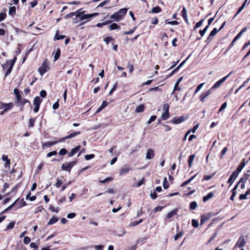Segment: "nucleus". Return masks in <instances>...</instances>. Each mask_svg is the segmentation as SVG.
Here are the masks:
<instances>
[{
  "label": "nucleus",
  "mask_w": 250,
  "mask_h": 250,
  "mask_svg": "<svg viewBox=\"0 0 250 250\" xmlns=\"http://www.w3.org/2000/svg\"><path fill=\"white\" fill-rule=\"evenodd\" d=\"M108 104V103L107 101H104L103 102L101 106L97 109L96 111V113H99L101 111L105 106H106Z\"/></svg>",
  "instance_id": "aec40b11"
},
{
  "label": "nucleus",
  "mask_w": 250,
  "mask_h": 250,
  "mask_svg": "<svg viewBox=\"0 0 250 250\" xmlns=\"http://www.w3.org/2000/svg\"><path fill=\"white\" fill-rule=\"evenodd\" d=\"M67 150L65 148H62L59 152V155H64L67 153Z\"/></svg>",
  "instance_id": "052dcab7"
},
{
  "label": "nucleus",
  "mask_w": 250,
  "mask_h": 250,
  "mask_svg": "<svg viewBox=\"0 0 250 250\" xmlns=\"http://www.w3.org/2000/svg\"><path fill=\"white\" fill-rule=\"evenodd\" d=\"M60 55H61V50L59 48L57 50V51L55 53V56H54V59L55 61H57L59 58Z\"/></svg>",
  "instance_id": "4c0bfd02"
},
{
  "label": "nucleus",
  "mask_w": 250,
  "mask_h": 250,
  "mask_svg": "<svg viewBox=\"0 0 250 250\" xmlns=\"http://www.w3.org/2000/svg\"><path fill=\"white\" fill-rule=\"evenodd\" d=\"M130 170H131V168L127 165H125L120 169V174L121 175L125 174L127 173Z\"/></svg>",
  "instance_id": "ddd939ff"
},
{
  "label": "nucleus",
  "mask_w": 250,
  "mask_h": 250,
  "mask_svg": "<svg viewBox=\"0 0 250 250\" xmlns=\"http://www.w3.org/2000/svg\"><path fill=\"white\" fill-rule=\"evenodd\" d=\"M15 224V222H10L7 226V229H10L14 228Z\"/></svg>",
  "instance_id": "8fccbe9b"
},
{
  "label": "nucleus",
  "mask_w": 250,
  "mask_h": 250,
  "mask_svg": "<svg viewBox=\"0 0 250 250\" xmlns=\"http://www.w3.org/2000/svg\"><path fill=\"white\" fill-rule=\"evenodd\" d=\"M30 241H31V239L28 236H25L24 237L23 243L25 244H26V245L28 244V243H30Z\"/></svg>",
  "instance_id": "0e129e2a"
},
{
  "label": "nucleus",
  "mask_w": 250,
  "mask_h": 250,
  "mask_svg": "<svg viewBox=\"0 0 250 250\" xmlns=\"http://www.w3.org/2000/svg\"><path fill=\"white\" fill-rule=\"evenodd\" d=\"M42 101V100L41 99V98L39 96H37L34 99V105L36 106H40Z\"/></svg>",
  "instance_id": "5701e85b"
},
{
  "label": "nucleus",
  "mask_w": 250,
  "mask_h": 250,
  "mask_svg": "<svg viewBox=\"0 0 250 250\" xmlns=\"http://www.w3.org/2000/svg\"><path fill=\"white\" fill-rule=\"evenodd\" d=\"M248 173H245L243 176L239 179V183H246L247 180L249 179L250 177V174L248 173L250 172V170H248L247 171Z\"/></svg>",
  "instance_id": "f8f14e48"
},
{
  "label": "nucleus",
  "mask_w": 250,
  "mask_h": 250,
  "mask_svg": "<svg viewBox=\"0 0 250 250\" xmlns=\"http://www.w3.org/2000/svg\"><path fill=\"white\" fill-rule=\"evenodd\" d=\"M185 121V118L183 116L174 117L170 122L174 124H179Z\"/></svg>",
  "instance_id": "0eeeda50"
},
{
  "label": "nucleus",
  "mask_w": 250,
  "mask_h": 250,
  "mask_svg": "<svg viewBox=\"0 0 250 250\" xmlns=\"http://www.w3.org/2000/svg\"><path fill=\"white\" fill-rule=\"evenodd\" d=\"M26 205V202L24 201L23 199H22L20 200L19 203V206L15 209L16 210L18 208H21Z\"/></svg>",
  "instance_id": "473e14b6"
},
{
  "label": "nucleus",
  "mask_w": 250,
  "mask_h": 250,
  "mask_svg": "<svg viewBox=\"0 0 250 250\" xmlns=\"http://www.w3.org/2000/svg\"><path fill=\"white\" fill-rule=\"evenodd\" d=\"M16 9L15 6L10 7L9 10V14L13 16L16 13Z\"/></svg>",
  "instance_id": "7c9ffc66"
},
{
  "label": "nucleus",
  "mask_w": 250,
  "mask_h": 250,
  "mask_svg": "<svg viewBox=\"0 0 250 250\" xmlns=\"http://www.w3.org/2000/svg\"><path fill=\"white\" fill-rule=\"evenodd\" d=\"M247 30V27H244L242 30L241 31L235 36L236 37V39H239L241 37V36L242 35V34L246 31V30Z\"/></svg>",
  "instance_id": "2f4dec72"
},
{
  "label": "nucleus",
  "mask_w": 250,
  "mask_h": 250,
  "mask_svg": "<svg viewBox=\"0 0 250 250\" xmlns=\"http://www.w3.org/2000/svg\"><path fill=\"white\" fill-rule=\"evenodd\" d=\"M192 225L194 228H197L199 226V223L198 221L195 219L192 220Z\"/></svg>",
  "instance_id": "603ef678"
},
{
  "label": "nucleus",
  "mask_w": 250,
  "mask_h": 250,
  "mask_svg": "<svg viewBox=\"0 0 250 250\" xmlns=\"http://www.w3.org/2000/svg\"><path fill=\"white\" fill-rule=\"evenodd\" d=\"M211 217V215L208 214L207 215H202L201 219V224H203L205 222L208 221Z\"/></svg>",
  "instance_id": "a211bd4d"
},
{
  "label": "nucleus",
  "mask_w": 250,
  "mask_h": 250,
  "mask_svg": "<svg viewBox=\"0 0 250 250\" xmlns=\"http://www.w3.org/2000/svg\"><path fill=\"white\" fill-rule=\"evenodd\" d=\"M30 195H31V193L30 192H29L27 195H26V199L27 200L29 199L30 201H33L34 200H36V196H30Z\"/></svg>",
  "instance_id": "f704fd0d"
},
{
  "label": "nucleus",
  "mask_w": 250,
  "mask_h": 250,
  "mask_svg": "<svg viewBox=\"0 0 250 250\" xmlns=\"http://www.w3.org/2000/svg\"><path fill=\"white\" fill-rule=\"evenodd\" d=\"M214 196V194L212 192L208 193L207 195L204 196L203 198V201L204 202H206L211 198H212Z\"/></svg>",
  "instance_id": "412c9836"
},
{
  "label": "nucleus",
  "mask_w": 250,
  "mask_h": 250,
  "mask_svg": "<svg viewBox=\"0 0 250 250\" xmlns=\"http://www.w3.org/2000/svg\"><path fill=\"white\" fill-rule=\"evenodd\" d=\"M156 118L157 117L155 115L151 116L149 119L148 120V121H147V123L148 124H151L152 122L156 120Z\"/></svg>",
  "instance_id": "864d4df0"
},
{
  "label": "nucleus",
  "mask_w": 250,
  "mask_h": 250,
  "mask_svg": "<svg viewBox=\"0 0 250 250\" xmlns=\"http://www.w3.org/2000/svg\"><path fill=\"white\" fill-rule=\"evenodd\" d=\"M58 221V218L56 216H54L50 219V220L48 222V225H51L54 224Z\"/></svg>",
  "instance_id": "393cba45"
},
{
  "label": "nucleus",
  "mask_w": 250,
  "mask_h": 250,
  "mask_svg": "<svg viewBox=\"0 0 250 250\" xmlns=\"http://www.w3.org/2000/svg\"><path fill=\"white\" fill-rule=\"evenodd\" d=\"M208 25H207L203 30H200L199 31V33L200 35L203 37L205 35V33H206L207 31L208 30Z\"/></svg>",
  "instance_id": "58836bf2"
},
{
  "label": "nucleus",
  "mask_w": 250,
  "mask_h": 250,
  "mask_svg": "<svg viewBox=\"0 0 250 250\" xmlns=\"http://www.w3.org/2000/svg\"><path fill=\"white\" fill-rule=\"evenodd\" d=\"M119 28H120V26L118 25L116 23H113L111 24H110L109 26V29L110 30H115L116 29H119Z\"/></svg>",
  "instance_id": "c756f323"
},
{
  "label": "nucleus",
  "mask_w": 250,
  "mask_h": 250,
  "mask_svg": "<svg viewBox=\"0 0 250 250\" xmlns=\"http://www.w3.org/2000/svg\"><path fill=\"white\" fill-rule=\"evenodd\" d=\"M1 105L2 108L3 109V111L4 112H6L8 110L12 109L14 106L13 104L11 103L8 104L1 103Z\"/></svg>",
  "instance_id": "1a4fd4ad"
},
{
  "label": "nucleus",
  "mask_w": 250,
  "mask_h": 250,
  "mask_svg": "<svg viewBox=\"0 0 250 250\" xmlns=\"http://www.w3.org/2000/svg\"><path fill=\"white\" fill-rule=\"evenodd\" d=\"M144 110V105L143 104H140L135 109V111L137 113L142 112Z\"/></svg>",
  "instance_id": "a878e982"
},
{
  "label": "nucleus",
  "mask_w": 250,
  "mask_h": 250,
  "mask_svg": "<svg viewBox=\"0 0 250 250\" xmlns=\"http://www.w3.org/2000/svg\"><path fill=\"white\" fill-rule=\"evenodd\" d=\"M238 175L239 174L237 173L236 171H234L228 179V183L230 185H232L233 182L237 178Z\"/></svg>",
  "instance_id": "6e6552de"
},
{
  "label": "nucleus",
  "mask_w": 250,
  "mask_h": 250,
  "mask_svg": "<svg viewBox=\"0 0 250 250\" xmlns=\"http://www.w3.org/2000/svg\"><path fill=\"white\" fill-rule=\"evenodd\" d=\"M48 69V66L45 63H44L42 66L39 69V71L41 75H43L47 71Z\"/></svg>",
  "instance_id": "2eb2a0df"
},
{
  "label": "nucleus",
  "mask_w": 250,
  "mask_h": 250,
  "mask_svg": "<svg viewBox=\"0 0 250 250\" xmlns=\"http://www.w3.org/2000/svg\"><path fill=\"white\" fill-rule=\"evenodd\" d=\"M62 184V180H60L59 179H57V182H56V183L55 184V186H56V188H60Z\"/></svg>",
  "instance_id": "680f3d73"
},
{
  "label": "nucleus",
  "mask_w": 250,
  "mask_h": 250,
  "mask_svg": "<svg viewBox=\"0 0 250 250\" xmlns=\"http://www.w3.org/2000/svg\"><path fill=\"white\" fill-rule=\"evenodd\" d=\"M197 206V204L195 201H192L190 203L189 208L191 210L195 209Z\"/></svg>",
  "instance_id": "72a5a7b5"
},
{
  "label": "nucleus",
  "mask_w": 250,
  "mask_h": 250,
  "mask_svg": "<svg viewBox=\"0 0 250 250\" xmlns=\"http://www.w3.org/2000/svg\"><path fill=\"white\" fill-rule=\"evenodd\" d=\"M212 92L211 89H210L207 91L205 92H204L202 93V94L200 96V101L202 102H203L205 100V99Z\"/></svg>",
  "instance_id": "9b49d317"
},
{
  "label": "nucleus",
  "mask_w": 250,
  "mask_h": 250,
  "mask_svg": "<svg viewBox=\"0 0 250 250\" xmlns=\"http://www.w3.org/2000/svg\"><path fill=\"white\" fill-rule=\"evenodd\" d=\"M182 15L183 18H186V17L188 16L187 9L185 7L183 8L182 11Z\"/></svg>",
  "instance_id": "13d9d810"
},
{
  "label": "nucleus",
  "mask_w": 250,
  "mask_h": 250,
  "mask_svg": "<svg viewBox=\"0 0 250 250\" xmlns=\"http://www.w3.org/2000/svg\"><path fill=\"white\" fill-rule=\"evenodd\" d=\"M77 161L71 162L70 163H66L62 165L61 168L62 170L70 172L72 167L77 164Z\"/></svg>",
  "instance_id": "7ed1b4c3"
},
{
  "label": "nucleus",
  "mask_w": 250,
  "mask_h": 250,
  "mask_svg": "<svg viewBox=\"0 0 250 250\" xmlns=\"http://www.w3.org/2000/svg\"><path fill=\"white\" fill-rule=\"evenodd\" d=\"M204 85V83H200L197 87V88H196L195 90V92H194V94L197 93L201 89V88L203 87V86Z\"/></svg>",
  "instance_id": "338daca9"
},
{
  "label": "nucleus",
  "mask_w": 250,
  "mask_h": 250,
  "mask_svg": "<svg viewBox=\"0 0 250 250\" xmlns=\"http://www.w3.org/2000/svg\"><path fill=\"white\" fill-rule=\"evenodd\" d=\"M154 156L155 154L154 150L152 149H148L146 153V159L150 160L153 159L154 157Z\"/></svg>",
  "instance_id": "9d476101"
},
{
  "label": "nucleus",
  "mask_w": 250,
  "mask_h": 250,
  "mask_svg": "<svg viewBox=\"0 0 250 250\" xmlns=\"http://www.w3.org/2000/svg\"><path fill=\"white\" fill-rule=\"evenodd\" d=\"M183 235V232L182 231L178 233H177L174 237V240L176 241L178 238L182 237Z\"/></svg>",
  "instance_id": "09e8293b"
},
{
  "label": "nucleus",
  "mask_w": 250,
  "mask_h": 250,
  "mask_svg": "<svg viewBox=\"0 0 250 250\" xmlns=\"http://www.w3.org/2000/svg\"><path fill=\"white\" fill-rule=\"evenodd\" d=\"M109 2V0H105L103 2H102L101 3H100L98 6H97V8H99V7H103L105 5H106L107 3H108V2Z\"/></svg>",
  "instance_id": "de8ad7c7"
},
{
  "label": "nucleus",
  "mask_w": 250,
  "mask_h": 250,
  "mask_svg": "<svg viewBox=\"0 0 250 250\" xmlns=\"http://www.w3.org/2000/svg\"><path fill=\"white\" fill-rule=\"evenodd\" d=\"M182 80H183V77H181L179 78L177 80V81H176V83H175V84L174 85L173 90L171 94H173L175 91H176V90L179 91V90H180L181 88H180V87H179L178 86V85H179V83L182 81Z\"/></svg>",
  "instance_id": "4468645a"
},
{
  "label": "nucleus",
  "mask_w": 250,
  "mask_h": 250,
  "mask_svg": "<svg viewBox=\"0 0 250 250\" xmlns=\"http://www.w3.org/2000/svg\"><path fill=\"white\" fill-rule=\"evenodd\" d=\"M71 183H72L71 181H69V182H67L66 183H65V184H64L62 187L61 191H63L68 186L71 185Z\"/></svg>",
  "instance_id": "5fc2aeb1"
},
{
  "label": "nucleus",
  "mask_w": 250,
  "mask_h": 250,
  "mask_svg": "<svg viewBox=\"0 0 250 250\" xmlns=\"http://www.w3.org/2000/svg\"><path fill=\"white\" fill-rule=\"evenodd\" d=\"M75 12H76V14L75 15V16L77 17H80L82 15V14H83L84 11H82V9H81L77 10Z\"/></svg>",
  "instance_id": "49530a36"
},
{
  "label": "nucleus",
  "mask_w": 250,
  "mask_h": 250,
  "mask_svg": "<svg viewBox=\"0 0 250 250\" xmlns=\"http://www.w3.org/2000/svg\"><path fill=\"white\" fill-rule=\"evenodd\" d=\"M14 92L16 97V103H20V101L21 100L22 97L21 96V95L19 91L17 89H15L14 90Z\"/></svg>",
  "instance_id": "f3484780"
},
{
  "label": "nucleus",
  "mask_w": 250,
  "mask_h": 250,
  "mask_svg": "<svg viewBox=\"0 0 250 250\" xmlns=\"http://www.w3.org/2000/svg\"><path fill=\"white\" fill-rule=\"evenodd\" d=\"M198 127L199 125L197 124L195 125H194L192 128L188 130V131H190V132L195 133L197 129H198Z\"/></svg>",
  "instance_id": "69168bd1"
},
{
  "label": "nucleus",
  "mask_w": 250,
  "mask_h": 250,
  "mask_svg": "<svg viewBox=\"0 0 250 250\" xmlns=\"http://www.w3.org/2000/svg\"><path fill=\"white\" fill-rule=\"evenodd\" d=\"M60 142H59V141H54V142H45L43 145V146H47V147H50L53 145H55L56 144H57V143H59Z\"/></svg>",
  "instance_id": "b1692460"
},
{
  "label": "nucleus",
  "mask_w": 250,
  "mask_h": 250,
  "mask_svg": "<svg viewBox=\"0 0 250 250\" xmlns=\"http://www.w3.org/2000/svg\"><path fill=\"white\" fill-rule=\"evenodd\" d=\"M117 83H118L117 82H116L115 83L113 87L111 88V89L109 91V95H111L112 94V93L116 89Z\"/></svg>",
  "instance_id": "6e6d98bb"
},
{
  "label": "nucleus",
  "mask_w": 250,
  "mask_h": 250,
  "mask_svg": "<svg viewBox=\"0 0 250 250\" xmlns=\"http://www.w3.org/2000/svg\"><path fill=\"white\" fill-rule=\"evenodd\" d=\"M227 106V102L224 103L222 104L221 107L220 108V109L218 111V112H220L222 111H223L224 109H225L226 108Z\"/></svg>",
  "instance_id": "bf43d9fd"
},
{
  "label": "nucleus",
  "mask_w": 250,
  "mask_h": 250,
  "mask_svg": "<svg viewBox=\"0 0 250 250\" xmlns=\"http://www.w3.org/2000/svg\"><path fill=\"white\" fill-rule=\"evenodd\" d=\"M35 120V118H31L29 120V127H33L34 126Z\"/></svg>",
  "instance_id": "ea45409f"
},
{
  "label": "nucleus",
  "mask_w": 250,
  "mask_h": 250,
  "mask_svg": "<svg viewBox=\"0 0 250 250\" xmlns=\"http://www.w3.org/2000/svg\"><path fill=\"white\" fill-rule=\"evenodd\" d=\"M163 110L165 112H169V105L167 104H165L163 105Z\"/></svg>",
  "instance_id": "774afa93"
},
{
  "label": "nucleus",
  "mask_w": 250,
  "mask_h": 250,
  "mask_svg": "<svg viewBox=\"0 0 250 250\" xmlns=\"http://www.w3.org/2000/svg\"><path fill=\"white\" fill-rule=\"evenodd\" d=\"M219 31V30L216 28H213V29L210 33V37H213L216 35V34Z\"/></svg>",
  "instance_id": "37998d69"
},
{
  "label": "nucleus",
  "mask_w": 250,
  "mask_h": 250,
  "mask_svg": "<svg viewBox=\"0 0 250 250\" xmlns=\"http://www.w3.org/2000/svg\"><path fill=\"white\" fill-rule=\"evenodd\" d=\"M161 11V9L159 6L154 7L152 8V12L153 13H159Z\"/></svg>",
  "instance_id": "c03bdc74"
},
{
  "label": "nucleus",
  "mask_w": 250,
  "mask_h": 250,
  "mask_svg": "<svg viewBox=\"0 0 250 250\" xmlns=\"http://www.w3.org/2000/svg\"><path fill=\"white\" fill-rule=\"evenodd\" d=\"M65 38L64 35H60L59 36V31H57L56 35L54 38V40H62Z\"/></svg>",
  "instance_id": "bb28decb"
},
{
  "label": "nucleus",
  "mask_w": 250,
  "mask_h": 250,
  "mask_svg": "<svg viewBox=\"0 0 250 250\" xmlns=\"http://www.w3.org/2000/svg\"><path fill=\"white\" fill-rule=\"evenodd\" d=\"M204 21V20L202 19L199 22H197L194 27V30H196V29L200 27L202 25Z\"/></svg>",
  "instance_id": "79ce46f5"
},
{
  "label": "nucleus",
  "mask_w": 250,
  "mask_h": 250,
  "mask_svg": "<svg viewBox=\"0 0 250 250\" xmlns=\"http://www.w3.org/2000/svg\"><path fill=\"white\" fill-rule=\"evenodd\" d=\"M169 117V112H165L164 113L162 114L161 117L163 120H167Z\"/></svg>",
  "instance_id": "a19ab883"
},
{
  "label": "nucleus",
  "mask_w": 250,
  "mask_h": 250,
  "mask_svg": "<svg viewBox=\"0 0 250 250\" xmlns=\"http://www.w3.org/2000/svg\"><path fill=\"white\" fill-rule=\"evenodd\" d=\"M246 244V242L245 239V236L244 235H241L239 237L237 243H236V244L235 245V247L242 248L245 246Z\"/></svg>",
  "instance_id": "20e7f679"
},
{
  "label": "nucleus",
  "mask_w": 250,
  "mask_h": 250,
  "mask_svg": "<svg viewBox=\"0 0 250 250\" xmlns=\"http://www.w3.org/2000/svg\"><path fill=\"white\" fill-rule=\"evenodd\" d=\"M16 60L17 57H15L13 60H9L7 61L6 62L2 65L3 69H7V71L5 74V77H7L11 72L13 67L15 64Z\"/></svg>",
  "instance_id": "f257e3e1"
},
{
  "label": "nucleus",
  "mask_w": 250,
  "mask_h": 250,
  "mask_svg": "<svg viewBox=\"0 0 250 250\" xmlns=\"http://www.w3.org/2000/svg\"><path fill=\"white\" fill-rule=\"evenodd\" d=\"M81 148V146H78L73 149H72L71 151L68 153V156L69 157H72L74 154H75L78 151L80 150Z\"/></svg>",
  "instance_id": "dca6fc26"
},
{
  "label": "nucleus",
  "mask_w": 250,
  "mask_h": 250,
  "mask_svg": "<svg viewBox=\"0 0 250 250\" xmlns=\"http://www.w3.org/2000/svg\"><path fill=\"white\" fill-rule=\"evenodd\" d=\"M163 186L165 189H167L169 187V184L166 177H165L164 179Z\"/></svg>",
  "instance_id": "e433bc0d"
},
{
  "label": "nucleus",
  "mask_w": 250,
  "mask_h": 250,
  "mask_svg": "<svg viewBox=\"0 0 250 250\" xmlns=\"http://www.w3.org/2000/svg\"><path fill=\"white\" fill-rule=\"evenodd\" d=\"M127 11V9L125 8L121 9L118 12L112 14L110 16V19L116 21H119L122 20L124 16L126 14Z\"/></svg>",
  "instance_id": "f03ea898"
},
{
  "label": "nucleus",
  "mask_w": 250,
  "mask_h": 250,
  "mask_svg": "<svg viewBox=\"0 0 250 250\" xmlns=\"http://www.w3.org/2000/svg\"><path fill=\"white\" fill-rule=\"evenodd\" d=\"M95 155L91 154H87L85 155L84 157L86 160H89L93 158H94Z\"/></svg>",
  "instance_id": "4d7b16f0"
},
{
  "label": "nucleus",
  "mask_w": 250,
  "mask_h": 250,
  "mask_svg": "<svg viewBox=\"0 0 250 250\" xmlns=\"http://www.w3.org/2000/svg\"><path fill=\"white\" fill-rule=\"evenodd\" d=\"M110 22L111 21H106L103 23H98L96 26L98 27H102L103 25H106Z\"/></svg>",
  "instance_id": "3c124183"
},
{
  "label": "nucleus",
  "mask_w": 250,
  "mask_h": 250,
  "mask_svg": "<svg viewBox=\"0 0 250 250\" xmlns=\"http://www.w3.org/2000/svg\"><path fill=\"white\" fill-rule=\"evenodd\" d=\"M178 211L177 209H174L171 211L168 212L166 216V218L167 219H170L173 217L175 215L177 214V212Z\"/></svg>",
  "instance_id": "6ab92c4d"
},
{
  "label": "nucleus",
  "mask_w": 250,
  "mask_h": 250,
  "mask_svg": "<svg viewBox=\"0 0 250 250\" xmlns=\"http://www.w3.org/2000/svg\"><path fill=\"white\" fill-rule=\"evenodd\" d=\"M228 150V147H225L222 150L220 154V158H222L223 156L226 154Z\"/></svg>",
  "instance_id": "e2e57ef3"
},
{
  "label": "nucleus",
  "mask_w": 250,
  "mask_h": 250,
  "mask_svg": "<svg viewBox=\"0 0 250 250\" xmlns=\"http://www.w3.org/2000/svg\"><path fill=\"white\" fill-rule=\"evenodd\" d=\"M80 133L81 132L80 131H76L75 132L71 133L69 135L60 139L59 140V142H63L67 139L72 138L76 136L77 135H79Z\"/></svg>",
  "instance_id": "423d86ee"
},
{
  "label": "nucleus",
  "mask_w": 250,
  "mask_h": 250,
  "mask_svg": "<svg viewBox=\"0 0 250 250\" xmlns=\"http://www.w3.org/2000/svg\"><path fill=\"white\" fill-rule=\"evenodd\" d=\"M231 73V72L229 73L228 75L223 77V78H222L221 79H220V80H219L218 81L214 83V84L213 85V86L211 87V90L213 89H215V88L219 87L221 85V84L226 80V79L228 78V77H229L230 76Z\"/></svg>",
  "instance_id": "39448f33"
},
{
  "label": "nucleus",
  "mask_w": 250,
  "mask_h": 250,
  "mask_svg": "<svg viewBox=\"0 0 250 250\" xmlns=\"http://www.w3.org/2000/svg\"><path fill=\"white\" fill-rule=\"evenodd\" d=\"M19 199H17L13 204H12L10 206H9L8 207H7L6 209L4 210L3 212H6V211H8L9 210L11 209L16 204V203L18 201Z\"/></svg>",
  "instance_id": "c9c22d12"
},
{
  "label": "nucleus",
  "mask_w": 250,
  "mask_h": 250,
  "mask_svg": "<svg viewBox=\"0 0 250 250\" xmlns=\"http://www.w3.org/2000/svg\"><path fill=\"white\" fill-rule=\"evenodd\" d=\"M244 167H245L244 165L241 164V163L240 165L237 167L236 169L235 170V171H236V172L239 174V172H240L241 171V170Z\"/></svg>",
  "instance_id": "a18cd8bd"
},
{
  "label": "nucleus",
  "mask_w": 250,
  "mask_h": 250,
  "mask_svg": "<svg viewBox=\"0 0 250 250\" xmlns=\"http://www.w3.org/2000/svg\"><path fill=\"white\" fill-rule=\"evenodd\" d=\"M26 103L30 104L29 101L26 99L21 98L20 101V103H17L19 105H21L22 106L24 105Z\"/></svg>",
  "instance_id": "c85d7f7f"
},
{
  "label": "nucleus",
  "mask_w": 250,
  "mask_h": 250,
  "mask_svg": "<svg viewBox=\"0 0 250 250\" xmlns=\"http://www.w3.org/2000/svg\"><path fill=\"white\" fill-rule=\"evenodd\" d=\"M195 157V154H192L190 155L188 159V167L189 168H190L192 165V162Z\"/></svg>",
  "instance_id": "4be33fe9"
},
{
  "label": "nucleus",
  "mask_w": 250,
  "mask_h": 250,
  "mask_svg": "<svg viewBox=\"0 0 250 250\" xmlns=\"http://www.w3.org/2000/svg\"><path fill=\"white\" fill-rule=\"evenodd\" d=\"M90 14H82V15L80 17L79 21H83L84 20H87L91 18V16H90Z\"/></svg>",
  "instance_id": "cd10ccee"
}]
</instances>
